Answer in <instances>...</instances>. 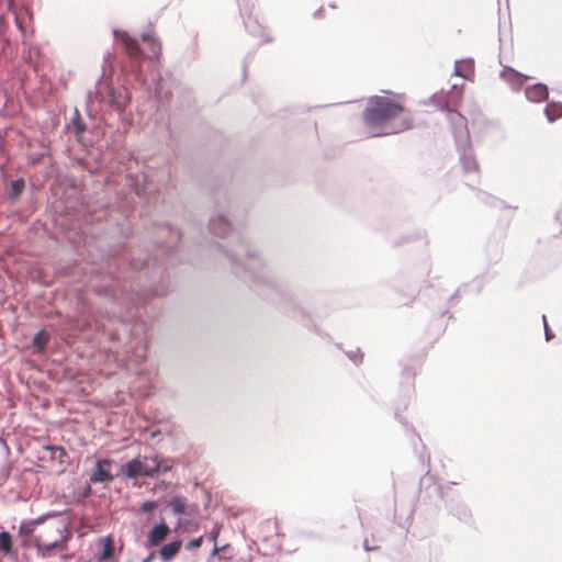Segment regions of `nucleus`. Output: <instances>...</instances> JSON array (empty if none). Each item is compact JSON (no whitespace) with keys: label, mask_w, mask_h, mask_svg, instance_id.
Masks as SVG:
<instances>
[{"label":"nucleus","mask_w":562,"mask_h":562,"mask_svg":"<svg viewBox=\"0 0 562 562\" xmlns=\"http://www.w3.org/2000/svg\"><path fill=\"white\" fill-rule=\"evenodd\" d=\"M169 289L166 263L155 257L113 259L101 276L98 291L117 305L139 312L149 299L164 296Z\"/></svg>","instance_id":"2"},{"label":"nucleus","mask_w":562,"mask_h":562,"mask_svg":"<svg viewBox=\"0 0 562 562\" xmlns=\"http://www.w3.org/2000/svg\"><path fill=\"white\" fill-rule=\"evenodd\" d=\"M411 239H412V237H411V236H405V237H403L401 240H393V241H392V244H393L394 246H400V245H403V244H405V243H408Z\"/></svg>","instance_id":"37"},{"label":"nucleus","mask_w":562,"mask_h":562,"mask_svg":"<svg viewBox=\"0 0 562 562\" xmlns=\"http://www.w3.org/2000/svg\"><path fill=\"white\" fill-rule=\"evenodd\" d=\"M140 37L145 43L148 44L149 52H150V55H146L144 53V57L140 58V65L143 66V61L146 58L150 59V63L154 65L155 63H157L159 60V57L161 54V45L148 32L142 33Z\"/></svg>","instance_id":"17"},{"label":"nucleus","mask_w":562,"mask_h":562,"mask_svg":"<svg viewBox=\"0 0 562 562\" xmlns=\"http://www.w3.org/2000/svg\"><path fill=\"white\" fill-rule=\"evenodd\" d=\"M162 228L168 233L169 240L162 241L160 244L159 251L164 252L167 256L168 263L173 265L176 259L178 258V252L180 250L182 233L179 229L173 228L168 223L164 224Z\"/></svg>","instance_id":"10"},{"label":"nucleus","mask_w":562,"mask_h":562,"mask_svg":"<svg viewBox=\"0 0 562 562\" xmlns=\"http://www.w3.org/2000/svg\"><path fill=\"white\" fill-rule=\"evenodd\" d=\"M32 540L42 554L50 555L54 550H63L69 538V531L61 521L35 524L30 530Z\"/></svg>","instance_id":"3"},{"label":"nucleus","mask_w":562,"mask_h":562,"mask_svg":"<svg viewBox=\"0 0 562 562\" xmlns=\"http://www.w3.org/2000/svg\"><path fill=\"white\" fill-rule=\"evenodd\" d=\"M50 340V334L46 329L38 330L32 339V348L36 353H44Z\"/></svg>","instance_id":"22"},{"label":"nucleus","mask_w":562,"mask_h":562,"mask_svg":"<svg viewBox=\"0 0 562 562\" xmlns=\"http://www.w3.org/2000/svg\"><path fill=\"white\" fill-rule=\"evenodd\" d=\"M403 111V105L386 97L373 95L362 112L364 124L372 128L395 119Z\"/></svg>","instance_id":"5"},{"label":"nucleus","mask_w":562,"mask_h":562,"mask_svg":"<svg viewBox=\"0 0 562 562\" xmlns=\"http://www.w3.org/2000/svg\"><path fill=\"white\" fill-rule=\"evenodd\" d=\"M544 114L549 122H554L562 116V102H548Z\"/></svg>","instance_id":"25"},{"label":"nucleus","mask_w":562,"mask_h":562,"mask_svg":"<svg viewBox=\"0 0 562 562\" xmlns=\"http://www.w3.org/2000/svg\"><path fill=\"white\" fill-rule=\"evenodd\" d=\"M170 533L169 526L161 521L158 525H155L148 532L147 539H148V546L149 547H157L159 546Z\"/></svg>","instance_id":"18"},{"label":"nucleus","mask_w":562,"mask_h":562,"mask_svg":"<svg viewBox=\"0 0 562 562\" xmlns=\"http://www.w3.org/2000/svg\"><path fill=\"white\" fill-rule=\"evenodd\" d=\"M542 319H543V325H544V337H546V340L547 341H550L554 335L553 333L551 331V329L549 328L548 326V323H547V319H546V316L543 315L542 316Z\"/></svg>","instance_id":"34"},{"label":"nucleus","mask_w":562,"mask_h":562,"mask_svg":"<svg viewBox=\"0 0 562 562\" xmlns=\"http://www.w3.org/2000/svg\"><path fill=\"white\" fill-rule=\"evenodd\" d=\"M127 183L134 193L142 198L147 194L148 184L150 183L149 177L146 173H134L127 177Z\"/></svg>","instance_id":"15"},{"label":"nucleus","mask_w":562,"mask_h":562,"mask_svg":"<svg viewBox=\"0 0 562 562\" xmlns=\"http://www.w3.org/2000/svg\"><path fill=\"white\" fill-rule=\"evenodd\" d=\"M425 274H426V276H428V274H429V268H428V267H426Z\"/></svg>","instance_id":"47"},{"label":"nucleus","mask_w":562,"mask_h":562,"mask_svg":"<svg viewBox=\"0 0 562 562\" xmlns=\"http://www.w3.org/2000/svg\"><path fill=\"white\" fill-rule=\"evenodd\" d=\"M240 16L243 18L246 31L254 37H260V43H269L271 38L265 36L263 27L256 18L252 16L256 0H236Z\"/></svg>","instance_id":"8"},{"label":"nucleus","mask_w":562,"mask_h":562,"mask_svg":"<svg viewBox=\"0 0 562 562\" xmlns=\"http://www.w3.org/2000/svg\"><path fill=\"white\" fill-rule=\"evenodd\" d=\"M8 1H9L10 9L13 10L16 27L20 31L24 32V21H23L22 15H26L30 20H32L33 19L32 10L25 3H23L20 9V12H16L14 10V0H8Z\"/></svg>","instance_id":"23"},{"label":"nucleus","mask_w":562,"mask_h":562,"mask_svg":"<svg viewBox=\"0 0 562 562\" xmlns=\"http://www.w3.org/2000/svg\"><path fill=\"white\" fill-rule=\"evenodd\" d=\"M477 199L482 202V203H485L490 206H498V205H502L504 207H506L504 205V202L503 201H499L498 199H496L495 196L486 193V192H483V191H477Z\"/></svg>","instance_id":"30"},{"label":"nucleus","mask_w":562,"mask_h":562,"mask_svg":"<svg viewBox=\"0 0 562 562\" xmlns=\"http://www.w3.org/2000/svg\"><path fill=\"white\" fill-rule=\"evenodd\" d=\"M323 14V8H319L317 9L314 13H313V18L315 19H319Z\"/></svg>","instance_id":"41"},{"label":"nucleus","mask_w":562,"mask_h":562,"mask_svg":"<svg viewBox=\"0 0 562 562\" xmlns=\"http://www.w3.org/2000/svg\"><path fill=\"white\" fill-rule=\"evenodd\" d=\"M499 255H501V251H498V254L495 256V260H498Z\"/></svg>","instance_id":"49"},{"label":"nucleus","mask_w":562,"mask_h":562,"mask_svg":"<svg viewBox=\"0 0 562 562\" xmlns=\"http://www.w3.org/2000/svg\"><path fill=\"white\" fill-rule=\"evenodd\" d=\"M453 75L461 77L465 80H470V77L474 75L473 59L467 58V59L456 60Z\"/></svg>","instance_id":"19"},{"label":"nucleus","mask_w":562,"mask_h":562,"mask_svg":"<svg viewBox=\"0 0 562 562\" xmlns=\"http://www.w3.org/2000/svg\"><path fill=\"white\" fill-rule=\"evenodd\" d=\"M457 151L459 154V162L465 173L479 171V165L472 148V143L468 144V146L458 147Z\"/></svg>","instance_id":"12"},{"label":"nucleus","mask_w":562,"mask_h":562,"mask_svg":"<svg viewBox=\"0 0 562 562\" xmlns=\"http://www.w3.org/2000/svg\"><path fill=\"white\" fill-rule=\"evenodd\" d=\"M389 133H378V134H374L375 136H381V135H387Z\"/></svg>","instance_id":"46"},{"label":"nucleus","mask_w":562,"mask_h":562,"mask_svg":"<svg viewBox=\"0 0 562 562\" xmlns=\"http://www.w3.org/2000/svg\"><path fill=\"white\" fill-rule=\"evenodd\" d=\"M473 284H476L477 285V289H476V293H479L483 286V281L481 278H475L473 281H472Z\"/></svg>","instance_id":"38"},{"label":"nucleus","mask_w":562,"mask_h":562,"mask_svg":"<svg viewBox=\"0 0 562 562\" xmlns=\"http://www.w3.org/2000/svg\"><path fill=\"white\" fill-rule=\"evenodd\" d=\"M525 95L530 102L539 103L546 101L549 95V89L546 83L537 82L525 88Z\"/></svg>","instance_id":"16"},{"label":"nucleus","mask_w":562,"mask_h":562,"mask_svg":"<svg viewBox=\"0 0 562 562\" xmlns=\"http://www.w3.org/2000/svg\"><path fill=\"white\" fill-rule=\"evenodd\" d=\"M105 71L103 70L102 75L99 77V79L95 82V97L101 102H110V103H116L117 95L116 90L111 83H104Z\"/></svg>","instance_id":"14"},{"label":"nucleus","mask_w":562,"mask_h":562,"mask_svg":"<svg viewBox=\"0 0 562 562\" xmlns=\"http://www.w3.org/2000/svg\"><path fill=\"white\" fill-rule=\"evenodd\" d=\"M218 552V549L215 547L213 550V554H216Z\"/></svg>","instance_id":"48"},{"label":"nucleus","mask_w":562,"mask_h":562,"mask_svg":"<svg viewBox=\"0 0 562 562\" xmlns=\"http://www.w3.org/2000/svg\"><path fill=\"white\" fill-rule=\"evenodd\" d=\"M430 100L441 111L449 113V122L451 125L456 148L471 144L467 117L459 113L457 110L452 109L449 104V100L443 95L432 94Z\"/></svg>","instance_id":"6"},{"label":"nucleus","mask_w":562,"mask_h":562,"mask_svg":"<svg viewBox=\"0 0 562 562\" xmlns=\"http://www.w3.org/2000/svg\"><path fill=\"white\" fill-rule=\"evenodd\" d=\"M25 186H26V182H25V179L20 177L15 180H12L10 182V186L7 190V199L8 201L11 203V204H14L19 198L21 196V194L23 193L24 189H25Z\"/></svg>","instance_id":"20"},{"label":"nucleus","mask_w":562,"mask_h":562,"mask_svg":"<svg viewBox=\"0 0 562 562\" xmlns=\"http://www.w3.org/2000/svg\"><path fill=\"white\" fill-rule=\"evenodd\" d=\"M101 543L103 544V550L100 554V560H109L112 558L114 552V540L111 536L102 538Z\"/></svg>","instance_id":"27"},{"label":"nucleus","mask_w":562,"mask_h":562,"mask_svg":"<svg viewBox=\"0 0 562 562\" xmlns=\"http://www.w3.org/2000/svg\"><path fill=\"white\" fill-rule=\"evenodd\" d=\"M169 506L171 507L173 514H183L187 509V501L184 497L175 496L169 501Z\"/></svg>","instance_id":"29"},{"label":"nucleus","mask_w":562,"mask_h":562,"mask_svg":"<svg viewBox=\"0 0 562 562\" xmlns=\"http://www.w3.org/2000/svg\"><path fill=\"white\" fill-rule=\"evenodd\" d=\"M182 547L181 540H175L164 544L159 550V558L162 562H170L176 558Z\"/></svg>","instance_id":"21"},{"label":"nucleus","mask_w":562,"mask_h":562,"mask_svg":"<svg viewBox=\"0 0 562 562\" xmlns=\"http://www.w3.org/2000/svg\"><path fill=\"white\" fill-rule=\"evenodd\" d=\"M0 550H2L5 554L11 552L12 538L9 532L2 531L0 533Z\"/></svg>","instance_id":"32"},{"label":"nucleus","mask_w":562,"mask_h":562,"mask_svg":"<svg viewBox=\"0 0 562 562\" xmlns=\"http://www.w3.org/2000/svg\"><path fill=\"white\" fill-rule=\"evenodd\" d=\"M115 40L120 41L126 53V59L122 65V71L127 77L140 85L147 82L144 68L140 65V58L144 57V50L136 37H132L126 31L113 29L112 31Z\"/></svg>","instance_id":"4"},{"label":"nucleus","mask_w":562,"mask_h":562,"mask_svg":"<svg viewBox=\"0 0 562 562\" xmlns=\"http://www.w3.org/2000/svg\"><path fill=\"white\" fill-rule=\"evenodd\" d=\"M462 89H463V85H460V88H459V90H458V94H460V93H461V90H462Z\"/></svg>","instance_id":"45"},{"label":"nucleus","mask_w":562,"mask_h":562,"mask_svg":"<svg viewBox=\"0 0 562 562\" xmlns=\"http://www.w3.org/2000/svg\"><path fill=\"white\" fill-rule=\"evenodd\" d=\"M499 77L506 81L514 91H519L525 82L531 79V77L524 75L510 66H505L502 69Z\"/></svg>","instance_id":"13"},{"label":"nucleus","mask_w":562,"mask_h":562,"mask_svg":"<svg viewBox=\"0 0 562 562\" xmlns=\"http://www.w3.org/2000/svg\"><path fill=\"white\" fill-rule=\"evenodd\" d=\"M179 103L182 108H191L195 101L194 92L189 87H182L177 91Z\"/></svg>","instance_id":"24"},{"label":"nucleus","mask_w":562,"mask_h":562,"mask_svg":"<svg viewBox=\"0 0 562 562\" xmlns=\"http://www.w3.org/2000/svg\"><path fill=\"white\" fill-rule=\"evenodd\" d=\"M202 542H203V537L201 536V537H198V538H194V539L190 540L187 543L186 548L188 550H194V549L200 548L202 546Z\"/></svg>","instance_id":"33"},{"label":"nucleus","mask_w":562,"mask_h":562,"mask_svg":"<svg viewBox=\"0 0 562 562\" xmlns=\"http://www.w3.org/2000/svg\"><path fill=\"white\" fill-rule=\"evenodd\" d=\"M71 128L77 137H80L87 128L77 109H75L74 116L71 119Z\"/></svg>","instance_id":"28"},{"label":"nucleus","mask_w":562,"mask_h":562,"mask_svg":"<svg viewBox=\"0 0 562 562\" xmlns=\"http://www.w3.org/2000/svg\"><path fill=\"white\" fill-rule=\"evenodd\" d=\"M154 559V553H150L147 558L143 560V562H151Z\"/></svg>","instance_id":"42"},{"label":"nucleus","mask_w":562,"mask_h":562,"mask_svg":"<svg viewBox=\"0 0 562 562\" xmlns=\"http://www.w3.org/2000/svg\"><path fill=\"white\" fill-rule=\"evenodd\" d=\"M416 371L413 367H404L401 372L402 381L401 383L404 385H411L415 382Z\"/></svg>","instance_id":"31"},{"label":"nucleus","mask_w":562,"mask_h":562,"mask_svg":"<svg viewBox=\"0 0 562 562\" xmlns=\"http://www.w3.org/2000/svg\"><path fill=\"white\" fill-rule=\"evenodd\" d=\"M246 74H247V65H246V63H244V65H243V75H244V77L246 76Z\"/></svg>","instance_id":"43"},{"label":"nucleus","mask_w":562,"mask_h":562,"mask_svg":"<svg viewBox=\"0 0 562 562\" xmlns=\"http://www.w3.org/2000/svg\"><path fill=\"white\" fill-rule=\"evenodd\" d=\"M336 347L341 350L345 356L355 364L360 366L363 361V352L359 347H356L353 349L345 350L342 348V344H336Z\"/></svg>","instance_id":"26"},{"label":"nucleus","mask_w":562,"mask_h":562,"mask_svg":"<svg viewBox=\"0 0 562 562\" xmlns=\"http://www.w3.org/2000/svg\"><path fill=\"white\" fill-rule=\"evenodd\" d=\"M171 465L165 464L158 456H137L122 465V474L128 479L153 476L159 471L168 472Z\"/></svg>","instance_id":"7"},{"label":"nucleus","mask_w":562,"mask_h":562,"mask_svg":"<svg viewBox=\"0 0 562 562\" xmlns=\"http://www.w3.org/2000/svg\"><path fill=\"white\" fill-rule=\"evenodd\" d=\"M461 291H462L461 288H459L452 295H450L448 301L449 302H453V301L458 300L459 296H460Z\"/></svg>","instance_id":"39"},{"label":"nucleus","mask_w":562,"mask_h":562,"mask_svg":"<svg viewBox=\"0 0 562 562\" xmlns=\"http://www.w3.org/2000/svg\"><path fill=\"white\" fill-rule=\"evenodd\" d=\"M90 492H91V487L89 485L88 488H87V493H90Z\"/></svg>","instance_id":"52"},{"label":"nucleus","mask_w":562,"mask_h":562,"mask_svg":"<svg viewBox=\"0 0 562 562\" xmlns=\"http://www.w3.org/2000/svg\"><path fill=\"white\" fill-rule=\"evenodd\" d=\"M91 94H92V92H91V91H89V92H88V99H90V98H91Z\"/></svg>","instance_id":"51"},{"label":"nucleus","mask_w":562,"mask_h":562,"mask_svg":"<svg viewBox=\"0 0 562 562\" xmlns=\"http://www.w3.org/2000/svg\"><path fill=\"white\" fill-rule=\"evenodd\" d=\"M114 461L112 459H99L95 461L94 468L89 475V482L108 483L113 481L112 465Z\"/></svg>","instance_id":"11"},{"label":"nucleus","mask_w":562,"mask_h":562,"mask_svg":"<svg viewBox=\"0 0 562 562\" xmlns=\"http://www.w3.org/2000/svg\"><path fill=\"white\" fill-rule=\"evenodd\" d=\"M67 452L60 446H46L43 447L40 454V460L48 462L44 465L49 471L61 473L66 464Z\"/></svg>","instance_id":"9"},{"label":"nucleus","mask_w":562,"mask_h":562,"mask_svg":"<svg viewBox=\"0 0 562 562\" xmlns=\"http://www.w3.org/2000/svg\"><path fill=\"white\" fill-rule=\"evenodd\" d=\"M413 123L411 119H403L402 120V127L398 131H406L412 128Z\"/></svg>","instance_id":"35"},{"label":"nucleus","mask_w":562,"mask_h":562,"mask_svg":"<svg viewBox=\"0 0 562 562\" xmlns=\"http://www.w3.org/2000/svg\"><path fill=\"white\" fill-rule=\"evenodd\" d=\"M457 89H458L457 85H453L452 90H457Z\"/></svg>","instance_id":"50"},{"label":"nucleus","mask_w":562,"mask_h":562,"mask_svg":"<svg viewBox=\"0 0 562 562\" xmlns=\"http://www.w3.org/2000/svg\"><path fill=\"white\" fill-rule=\"evenodd\" d=\"M146 348H147V347H146V345L144 344V346H143V355L137 356V358H138V359L136 360V362H140V361H143V360L145 359V351H146Z\"/></svg>","instance_id":"40"},{"label":"nucleus","mask_w":562,"mask_h":562,"mask_svg":"<svg viewBox=\"0 0 562 562\" xmlns=\"http://www.w3.org/2000/svg\"><path fill=\"white\" fill-rule=\"evenodd\" d=\"M110 56V53H106V56H104V63L108 61V57Z\"/></svg>","instance_id":"44"},{"label":"nucleus","mask_w":562,"mask_h":562,"mask_svg":"<svg viewBox=\"0 0 562 562\" xmlns=\"http://www.w3.org/2000/svg\"><path fill=\"white\" fill-rule=\"evenodd\" d=\"M154 508H156V503L155 502H145L142 506V509L144 512H150L153 510Z\"/></svg>","instance_id":"36"},{"label":"nucleus","mask_w":562,"mask_h":562,"mask_svg":"<svg viewBox=\"0 0 562 562\" xmlns=\"http://www.w3.org/2000/svg\"><path fill=\"white\" fill-rule=\"evenodd\" d=\"M212 195L217 213L211 216L209 229L213 235L228 239L225 245L216 243L214 246L228 259L233 273L252 289L267 292L284 315L310 328L313 321L304 305V291L267 267L248 239L240 232H233L223 213L231 207L227 188L213 189Z\"/></svg>","instance_id":"1"}]
</instances>
